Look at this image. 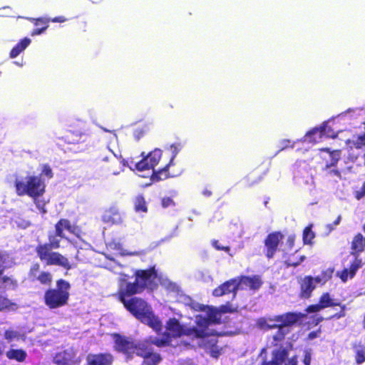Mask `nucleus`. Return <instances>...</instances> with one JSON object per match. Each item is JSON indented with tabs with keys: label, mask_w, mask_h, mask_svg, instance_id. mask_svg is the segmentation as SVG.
Segmentation results:
<instances>
[{
	"label": "nucleus",
	"mask_w": 365,
	"mask_h": 365,
	"mask_svg": "<svg viewBox=\"0 0 365 365\" xmlns=\"http://www.w3.org/2000/svg\"><path fill=\"white\" fill-rule=\"evenodd\" d=\"M180 300L186 305L202 313L197 314L195 317L197 327L185 329L176 319H170L163 333L161 338L149 337L144 341H148V345L155 344L158 346L165 345L175 346L173 343V339H181L185 336L195 337L200 339V344L205 350L214 358L221 355L222 349L219 347L216 333L211 328L213 324L220 323L222 313L232 312L229 305L222 306L218 310L217 309L204 306L194 302L190 297L182 295Z\"/></svg>",
	"instance_id": "nucleus-1"
},
{
	"label": "nucleus",
	"mask_w": 365,
	"mask_h": 365,
	"mask_svg": "<svg viewBox=\"0 0 365 365\" xmlns=\"http://www.w3.org/2000/svg\"><path fill=\"white\" fill-rule=\"evenodd\" d=\"M115 274H118L119 298L125 307L141 322L148 325L157 333L163 329L162 323L155 316L150 305L139 298L126 300V297L142 292L145 288L153 289L160 282V278L154 268L148 270L131 272L135 276L133 282L130 281V274L119 272L120 266H109Z\"/></svg>",
	"instance_id": "nucleus-2"
},
{
	"label": "nucleus",
	"mask_w": 365,
	"mask_h": 365,
	"mask_svg": "<svg viewBox=\"0 0 365 365\" xmlns=\"http://www.w3.org/2000/svg\"><path fill=\"white\" fill-rule=\"evenodd\" d=\"M300 318L301 314L289 312L273 318H259L257 320V327L262 329L278 328L274 334L267 338L266 347L260 353L262 356L268 349H271L272 360L264 361L262 365H280L287 355L284 346L286 336Z\"/></svg>",
	"instance_id": "nucleus-3"
},
{
	"label": "nucleus",
	"mask_w": 365,
	"mask_h": 365,
	"mask_svg": "<svg viewBox=\"0 0 365 365\" xmlns=\"http://www.w3.org/2000/svg\"><path fill=\"white\" fill-rule=\"evenodd\" d=\"M113 339L115 342V348L122 352L128 359L132 358L133 354L144 359L145 365H158L161 357L157 353H153V349L148 345V341L135 342L131 339L113 334Z\"/></svg>",
	"instance_id": "nucleus-4"
},
{
	"label": "nucleus",
	"mask_w": 365,
	"mask_h": 365,
	"mask_svg": "<svg viewBox=\"0 0 365 365\" xmlns=\"http://www.w3.org/2000/svg\"><path fill=\"white\" fill-rule=\"evenodd\" d=\"M50 179L53 177L51 168L47 165H43L40 176L28 175L25 178H16L14 185L16 192L19 196L29 195L36 200L45 192V183L42 178Z\"/></svg>",
	"instance_id": "nucleus-5"
},
{
	"label": "nucleus",
	"mask_w": 365,
	"mask_h": 365,
	"mask_svg": "<svg viewBox=\"0 0 365 365\" xmlns=\"http://www.w3.org/2000/svg\"><path fill=\"white\" fill-rule=\"evenodd\" d=\"M162 157V150L156 148L146 155L140 162H131L128 166L131 170H136L139 172H147L148 176H151V180H160L165 179L164 175L160 172L163 169L159 168L158 170L155 169L158 165Z\"/></svg>",
	"instance_id": "nucleus-6"
},
{
	"label": "nucleus",
	"mask_w": 365,
	"mask_h": 365,
	"mask_svg": "<svg viewBox=\"0 0 365 365\" xmlns=\"http://www.w3.org/2000/svg\"><path fill=\"white\" fill-rule=\"evenodd\" d=\"M78 230L75 226L72 225L71 222L66 219L60 220L56 225V231L54 234L49 235V244H47L51 249H57L60 247V241L61 239H66L72 243L76 248H83L89 246L84 242H78L77 241L73 242L70 240L66 236V232L74 234L77 235Z\"/></svg>",
	"instance_id": "nucleus-7"
},
{
	"label": "nucleus",
	"mask_w": 365,
	"mask_h": 365,
	"mask_svg": "<svg viewBox=\"0 0 365 365\" xmlns=\"http://www.w3.org/2000/svg\"><path fill=\"white\" fill-rule=\"evenodd\" d=\"M261 286L260 279L257 277H242L240 279H233L225 282L213 291V295L220 297L232 292L233 297L237 289H257Z\"/></svg>",
	"instance_id": "nucleus-8"
},
{
	"label": "nucleus",
	"mask_w": 365,
	"mask_h": 365,
	"mask_svg": "<svg viewBox=\"0 0 365 365\" xmlns=\"http://www.w3.org/2000/svg\"><path fill=\"white\" fill-rule=\"evenodd\" d=\"M70 284L65 280L60 279L56 283V288L50 289L45 292L44 302L50 309H57L67 304L69 298Z\"/></svg>",
	"instance_id": "nucleus-9"
},
{
	"label": "nucleus",
	"mask_w": 365,
	"mask_h": 365,
	"mask_svg": "<svg viewBox=\"0 0 365 365\" xmlns=\"http://www.w3.org/2000/svg\"><path fill=\"white\" fill-rule=\"evenodd\" d=\"M107 251L109 252V254H104L105 257L109 259V262L106 264V268L110 270L111 272H114L112 269H109V266H120V269H118L119 272H124V273H129L130 274V278H133L134 276H132L131 272H135V270L130 269L128 267H123L120 264H118L112 255L115 256H121V257H125V256H137L140 255L139 252L137 251H129L125 248L123 247L122 245L115 240H112L107 243L106 245ZM137 270L136 272H138Z\"/></svg>",
	"instance_id": "nucleus-10"
},
{
	"label": "nucleus",
	"mask_w": 365,
	"mask_h": 365,
	"mask_svg": "<svg viewBox=\"0 0 365 365\" xmlns=\"http://www.w3.org/2000/svg\"><path fill=\"white\" fill-rule=\"evenodd\" d=\"M36 251L40 259L47 265H58L67 269L71 267L68 259L58 252H52L47 244L39 245Z\"/></svg>",
	"instance_id": "nucleus-11"
},
{
	"label": "nucleus",
	"mask_w": 365,
	"mask_h": 365,
	"mask_svg": "<svg viewBox=\"0 0 365 365\" xmlns=\"http://www.w3.org/2000/svg\"><path fill=\"white\" fill-rule=\"evenodd\" d=\"M333 272V269L329 268L315 277L310 276L304 277L300 283L302 297L304 298L309 297L316 286L325 284L331 277Z\"/></svg>",
	"instance_id": "nucleus-12"
},
{
	"label": "nucleus",
	"mask_w": 365,
	"mask_h": 365,
	"mask_svg": "<svg viewBox=\"0 0 365 365\" xmlns=\"http://www.w3.org/2000/svg\"><path fill=\"white\" fill-rule=\"evenodd\" d=\"M342 116H339L336 119H333L331 120H328L327 122L324 123L322 126L319 128H315L312 129V130L309 131L306 134V139H309L312 140V135H317L319 138H336L338 137L339 134L341 133V130H339L336 126V121H338L339 119H341Z\"/></svg>",
	"instance_id": "nucleus-13"
},
{
	"label": "nucleus",
	"mask_w": 365,
	"mask_h": 365,
	"mask_svg": "<svg viewBox=\"0 0 365 365\" xmlns=\"http://www.w3.org/2000/svg\"><path fill=\"white\" fill-rule=\"evenodd\" d=\"M56 365H79L81 359L76 356V351L71 347L58 352L53 358Z\"/></svg>",
	"instance_id": "nucleus-14"
},
{
	"label": "nucleus",
	"mask_w": 365,
	"mask_h": 365,
	"mask_svg": "<svg viewBox=\"0 0 365 365\" xmlns=\"http://www.w3.org/2000/svg\"><path fill=\"white\" fill-rule=\"evenodd\" d=\"M340 306V304L335 302L330 296L329 293H324L320 297L319 302L317 304L311 305L307 307V311L308 312H317L322 309L333 307Z\"/></svg>",
	"instance_id": "nucleus-15"
},
{
	"label": "nucleus",
	"mask_w": 365,
	"mask_h": 365,
	"mask_svg": "<svg viewBox=\"0 0 365 365\" xmlns=\"http://www.w3.org/2000/svg\"><path fill=\"white\" fill-rule=\"evenodd\" d=\"M87 365H110L113 356L110 354H90L86 357Z\"/></svg>",
	"instance_id": "nucleus-16"
},
{
	"label": "nucleus",
	"mask_w": 365,
	"mask_h": 365,
	"mask_svg": "<svg viewBox=\"0 0 365 365\" xmlns=\"http://www.w3.org/2000/svg\"><path fill=\"white\" fill-rule=\"evenodd\" d=\"M102 220L107 224H120L123 222V217L117 208L111 207L104 212Z\"/></svg>",
	"instance_id": "nucleus-17"
},
{
	"label": "nucleus",
	"mask_w": 365,
	"mask_h": 365,
	"mask_svg": "<svg viewBox=\"0 0 365 365\" xmlns=\"http://www.w3.org/2000/svg\"><path fill=\"white\" fill-rule=\"evenodd\" d=\"M282 235L279 232H274L272 234H270L266 241H265V245L267 248V256L270 258L272 257L274 255V253L277 249V247L279 242V241L282 240Z\"/></svg>",
	"instance_id": "nucleus-18"
},
{
	"label": "nucleus",
	"mask_w": 365,
	"mask_h": 365,
	"mask_svg": "<svg viewBox=\"0 0 365 365\" xmlns=\"http://www.w3.org/2000/svg\"><path fill=\"white\" fill-rule=\"evenodd\" d=\"M166 149L170 153V158L169 162L163 165V169L160 172L161 174L164 175V178H168V169L171 165H173L174 159L182 149V145L179 143H173L167 147Z\"/></svg>",
	"instance_id": "nucleus-19"
},
{
	"label": "nucleus",
	"mask_w": 365,
	"mask_h": 365,
	"mask_svg": "<svg viewBox=\"0 0 365 365\" xmlns=\"http://www.w3.org/2000/svg\"><path fill=\"white\" fill-rule=\"evenodd\" d=\"M364 247V237L361 234L359 233L354 237L351 242V255H359L363 252Z\"/></svg>",
	"instance_id": "nucleus-20"
},
{
	"label": "nucleus",
	"mask_w": 365,
	"mask_h": 365,
	"mask_svg": "<svg viewBox=\"0 0 365 365\" xmlns=\"http://www.w3.org/2000/svg\"><path fill=\"white\" fill-rule=\"evenodd\" d=\"M19 306L7 297L0 295V312H11L18 309Z\"/></svg>",
	"instance_id": "nucleus-21"
},
{
	"label": "nucleus",
	"mask_w": 365,
	"mask_h": 365,
	"mask_svg": "<svg viewBox=\"0 0 365 365\" xmlns=\"http://www.w3.org/2000/svg\"><path fill=\"white\" fill-rule=\"evenodd\" d=\"M31 40L29 38H25L22 39L15 47L12 48L10 53V57L11 58H16L19 56L23 51H24L26 47L30 44Z\"/></svg>",
	"instance_id": "nucleus-22"
},
{
	"label": "nucleus",
	"mask_w": 365,
	"mask_h": 365,
	"mask_svg": "<svg viewBox=\"0 0 365 365\" xmlns=\"http://www.w3.org/2000/svg\"><path fill=\"white\" fill-rule=\"evenodd\" d=\"M6 356L10 359L24 361L26 357V353L22 349H11L6 352Z\"/></svg>",
	"instance_id": "nucleus-23"
},
{
	"label": "nucleus",
	"mask_w": 365,
	"mask_h": 365,
	"mask_svg": "<svg viewBox=\"0 0 365 365\" xmlns=\"http://www.w3.org/2000/svg\"><path fill=\"white\" fill-rule=\"evenodd\" d=\"M4 336L6 339L9 341L24 340V334L13 329H9L5 331Z\"/></svg>",
	"instance_id": "nucleus-24"
},
{
	"label": "nucleus",
	"mask_w": 365,
	"mask_h": 365,
	"mask_svg": "<svg viewBox=\"0 0 365 365\" xmlns=\"http://www.w3.org/2000/svg\"><path fill=\"white\" fill-rule=\"evenodd\" d=\"M135 210L137 212H146L148 210L147 205L144 197L138 195L134 200Z\"/></svg>",
	"instance_id": "nucleus-25"
},
{
	"label": "nucleus",
	"mask_w": 365,
	"mask_h": 365,
	"mask_svg": "<svg viewBox=\"0 0 365 365\" xmlns=\"http://www.w3.org/2000/svg\"><path fill=\"white\" fill-rule=\"evenodd\" d=\"M355 360L357 364H361L365 361V346H356L354 349Z\"/></svg>",
	"instance_id": "nucleus-26"
},
{
	"label": "nucleus",
	"mask_w": 365,
	"mask_h": 365,
	"mask_svg": "<svg viewBox=\"0 0 365 365\" xmlns=\"http://www.w3.org/2000/svg\"><path fill=\"white\" fill-rule=\"evenodd\" d=\"M354 256H355V259H354V262L351 263L350 268H349L350 269V272H349L350 278H353L354 277L357 270L362 265L361 259H359V255H354Z\"/></svg>",
	"instance_id": "nucleus-27"
},
{
	"label": "nucleus",
	"mask_w": 365,
	"mask_h": 365,
	"mask_svg": "<svg viewBox=\"0 0 365 365\" xmlns=\"http://www.w3.org/2000/svg\"><path fill=\"white\" fill-rule=\"evenodd\" d=\"M314 237V234L312 231L311 227H306L305 230H304V233H303V240H304V243H306V244L311 243V242Z\"/></svg>",
	"instance_id": "nucleus-28"
},
{
	"label": "nucleus",
	"mask_w": 365,
	"mask_h": 365,
	"mask_svg": "<svg viewBox=\"0 0 365 365\" xmlns=\"http://www.w3.org/2000/svg\"><path fill=\"white\" fill-rule=\"evenodd\" d=\"M37 279L42 284H49L51 282V275L48 272H41Z\"/></svg>",
	"instance_id": "nucleus-29"
},
{
	"label": "nucleus",
	"mask_w": 365,
	"mask_h": 365,
	"mask_svg": "<svg viewBox=\"0 0 365 365\" xmlns=\"http://www.w3.org/2000/svg\"><path fill=\"white\" fill-rule=\"evenodd\" d=\"M284 346L286 348H287V346L284 345ZM287 351H288V349H287ZM287 354H289V351H287ZM287 356H288V355H287V356L284 358L283 361L282 363H280V365H282L283 363L284 364V365H297L298 364V361H297V358L296 356H294L289 359H287Z\"/></svg>",
	"instance_id": "nucleus-30"
},
{
	"label": "nucleus",
	"mask_w": 365,
	"mask_h": 365,
	"mask_svg": "<svg viewBox=\"0 0 365 365\" xmlns=\"http://www.w3.org/2000/svg\"><path fill=\"white\" fill-rule=\"evenodd\" d=\"M289 146L291 148H294V142L292 143V141L290 140L283 139L279 142L278 147L279 148L280 150H283L289 148Z\"/></svg>",
	"instance_id": "nucleus-31"
},
{
	"label": "nucleus",
	"mask_w": 365,
	"mask_h": 365,
	"mask_svg": "<svg viewBox=\"0 0 365 365\" xmlns=\"http://www.w3.org/2000/svg\"><path fill=\"white\" fill-rule=\"evenodd\" d=\"M3 283L6 289H14L16 286V282L9 277H4Z\"/></svg>",
	"instance_id": "nucleus-32"
},
{
	"label": "nucleus",
	"mask_w": 365,
	"mask_h": 365,
	"mask_svg": "<svg viewBox=\"0 0 365 365\" xmlns=\"http://www.w3.org/2000/svg\"><path fill=\"white\" fill-rule=\"evenodd\" d=\"M349 272L350 269H344L343 271L337 272V276H339L342 282H346L349 279H351Z\"/></svg>",
	"instance_id": "nucleus-33"
},
{
	"label": "nucleus",
	"mask_w": 365,
	"mask_h": 365,
	"mask_svg": "<svg viewBox=\"0 0 365 365\" xmlns=\"http://www.w3.org/2000/svg\"><path fill=\"white\" fill-rule=\"evenodd\" d=\"M212 244L213 247H214L215 249H217V250H224V251H225V252H228V253H229V255H230L231 257H232V256H233V255H232V254H231V253H230V252H230V247H227V246H221V245H220L219 242H218V241H217V240L212 241Z\"/></svg>",
	"instance_id": "nucleus-34"
},
{
	"label": "nucleus",
	"mask_w": 365,
	"mask_h": 365,
	"mask_svg": "<svg viewBox=\"0 0 365 365\" xmlns=\"http://www.w3.org/2000/svg\"><path fill=\"white\" fill-rule=\"evenodd\" d=\"M305 259L304 256H300L299 259L298 260H294L293 259H289L287 262V264L289 266H293L297 267L302 262H303Z\"/></svg>",
	"instance_id": "nucleus-35"
},
{
	"label": "nucleus",
	"mask_w": 365,
	"mask_h": 365,
	"mask_svg": "<svg viewBox=\"0 0 365 365\" xmlns=\"http://www.w3.org/2000/svg\"><path fill=\"white\" fill-rule=\"evenodd\" d=\"M312 361V353L310 351H305L304 358V365H310Z\"/></svg>",
	"instance_id": "nucleus-36"
},
{
	"label": "nucleus",
	"mask_w": 365,
	"mask_h": 365,
	"mask_svg": "<svg viewBox=\"0 0 365 365\" xmlns=\"http://www.w3.org/2000/svg\"><path fill=\"white\" fill-rule=\"evenodd\" d=\"M312 140H310L309 139H306V135L304 137V139L303 140L304 142H309V143H318V142H320L322 140L323 138H319L318 135H312V138H311Z\"/></svg>",
	"instance_id": "nucleus-37"
},
{
	"label": "nucleus",
	"mask_w": 365,
	"mask_h": 365,
	"mask_svg": "<svg viewBox=\"0 0 365 365\" xmlns=\"http://www.w3.org/2000/svg\"><path fill=\"white\" fill-rule=\"evenodd\" d=\"M173 204H174V202H173V200L169 197L163 198L162 200V205L163 207H170V206L173 205Z\"/></svg>",
	"instance_id": "nucleus-38"
},
{
	"label": "nucleus",
	"mask_w": 365,
	"mask_h": 365,
	"mask_svg": "<svg viewBox=\"0 0 365 365\" xmlns=\"http://www.w3.org/2000/svg\"><path fill=\"white\" fill-rule=\"evenodd\" d=\"M331 157L333 160V163H331L333 165L338 161L339 158V151L334 150L331 153Z\"/></svg>",
	"instance_id": "nucleus-39"
},
{
	"label": "nucleus",
	"mask_w": 365,
	"mask_h": 365,
	"mask_svg": "<svg viewBox=\"0 0 365 365\" xmlns=\"http://www.w3.org/2000/svg\"><path fill=\"white\" fill-rule=\"evenodd\" d=\"M30 20L32 21H35V24L36 25H38L40 24H46L48 22V20L46 19H30Z\"/></svg>",
	"instance_id": "nucleus-40"
},
{
	"label": "nucleus",
	"mask_w": 365,
	"mask_h": 365,
	"mask_svg": "<svg viewBox=\"0 0 365 365\" xmlns=\"http://www.w3.org/2000/svg\"><path fill=\"white\" fill-rule=\"evenodd\" d=\"M46 29H47V26H46L45 27H43L42 29H35L32 31L31 36H34L36 35H39V34H42Z\"/></svg>",
	"instance_id": "nucleus-41"
},
{
	"label": "nucleus",
	"mask_w": 365,
	"mask_h": 365,
	"mask_svg": "<svg viewBox=\"0 0 365 365\" xmlns=\"http://www.w3.org/2000/svg\"><path fill=\"white\" fill-rule=\"evenodd\" d=\"M39 269V265L38 264H34L31 269V274L34 276V277H36V273L38 271Z\"/></svg>",
	"instance_id": "nucleus-42"
},
{
	"label": "nucleus",
	"mask_w": 365,
	"mask_h": 365,
	"mask_svg": "<svg viewBox=\"0 0 365 365\" xmlns=\"http://www.w3.org/2000/svg\"><path fill=\"white\" fill-rule=\"evenodd\" d=\"M294 236L290 235L287 238V244L289 248H292L294 245Z\"/></svg>",
	"instance_id": "nucleus-43"
},
{
	"label": "nucleus",
	"mask_w": 365,
	"mask_h": 365,
	"mask_svg": "<svg viewBox=\"0 0 365 365\" xmlns=\"http://www.w3.org/2000/svg\"><path fill=\"white\" fill-rule=\"evenodd\" d=\"M344 309H345V306L344 305L341 306V311L340 312V313L336 314L334 316V317H336V318L339 319V318H341L342 317H344L345 316Z\"/></svg>",
	"instance_id": "nucleus-44"
},
{
	"label": "nucleus",
	"mask_w": 365,
	"mask_h": 365,
	"mask_svg": "<svg viewBox=\"0 0 365 365\" xmlns=\"http://www.w3.org/2000/svg\"><path fill=\"white\" fill-rule=\"evenodd\" d=\"M4 267L3 257L0 255V275L2 274Z\"/></svg>",
	"instance_id": "nucleus-45"
},
{
	"label": "nucleus",
	"mask_w": 365,
	"mask_h": 365,
	"mask_svg": "<svg viewBox=\"0 0 365 365\" xmlns=\"http://www.w3.org/2000/svg\"><path fill=\"white\" fill-rule=\"evenodd\" d=\"M53 22H63L65 21V19L63 17H56L52 20Z\"/></svg>",
	"instance_id": "nucleus-46"
},
{
	"label": "nucleus",
	"mask_w": 365,
	"mask_h": 365,
	"mask_svg": "<svg viewBox=\"0 0 365 365\" xmlns=\"http://www.w3.org/2000/svg\"><path fill=\"white\" fill-rule=\"evenodd\" d=\"M363 195H365V183L364 184L363 187H362V194L358 193L356 195V198L358 200H359Z\"/></svg>",
	"instance_id": "nucleus-47"
},
{
	"label": "nucleus",
	"mask_w": 365,
	"mask_h": 365,
	"mask_svg": "<svg viewBox=\"0 0 365 365\" xmlns=\"http://www.w3.org/2000/svg\"><path fill=\"white\" fill-rule=\"evenodd\" d=\"M341 221V216H338L336 220L334 222V227L338 225L340 223Z\"/></svg>",
	"instance_id": "nucleus-48"
},
{
	"label": "nucleus",
	"mask_w": 365,
	"mask_h": 365,
	"mask_svg": "<svg viewBox=\"0 0 365 365\" xmlns=\"http://www.w3.org/2000/svg\"><path fill=\"white\" fill-rule=\"evenodd\" d=\"M317 333H316V332H312V333H310V334H309V338L310 339H314V338L317 337Z\"/></svg>",
	"instance_id": "nucleus-49"
},
{
	"label": "nucleus",
	"mask_w": 365,
	"mask_h": 365,
	"mask_svg": "<svg viewBox=\"0 0 365 365\" xmlns=\"http://www.w3.org/2000/svg\"><path fill=\"white\" fill-rule=\"evenodd\" d=\"M170 286L172 287L173 290H176V291L178 290V287L175 284H171Z\"/></svg>",
	"instance_id": "nucleus-50"
},
{
	"label": "nucleus",
	"mask_w": 365,
	"mask_h": 365,
	"mask_svg": "<svg viewBox=\"0 0 365 365\" xmlns=\"http://www.w3.org/2000/svg\"><path fill=\"white\" fill-rule=\"evenodd\" d=\"M28 226H29V223H28L27 222H24V225H22V227H23L24 228H25V227H28Z\"/></svg>",
	"instance_id": "nucleus-51"
},
{
	"label": "nucleus",
	"mask_w": 365,
	"mask_h": 365,
	"mask_svg": "<svg viewBox=\"0 0 365 365\" xmlns=\"http://www.w3.org/2000/svg\"><path fill=\"white\" fill-rule=\"evenodd\" d=\"M280 323H277V322H270V325H279Z\"/></svg>",
	"instance_id": "nucleus-52"
},
{
	"label": "nucleus",
	"mask_w": 365,
	"mask_h": 365,
	"mask_svg": "<svg viewBox=\"0 0 365 365\" xmlns=\"http://www.w3.org/2000/svg\"><path fill=\"white\" fill-rule=\"evenodd\" d=\"M327 227L329 228L330 231L334 229V227L331 225H329Z\"/></svg>",
	"instance_id": "nucleus-53"
},
{
	"label": "nucleus",
	"mask_w": 365,
	"mask_h": 365,
	"mask_svg": "<svg viewBox=\"0 0 365 365\" xmlns=\"http://www.w3.org/2000/svg\"><path fill=\"white\" fill-rule=\"evenodd\" d=\"M119 173V172H114L113 174L114 175H118Z\"/></svg>",
	"instance_id": "nucleus-54"
},
{
	"label": "nucleus",
	"mask_w": 365,
	"mask_h": 365,
	"mask_svg": "<svg viewBox=\"0 0 365 365\" xmlns=\"http://www.w3.org/2000/svg\"><path fill=\"white\" fill-rule=\"evenodd\" d=\"M363 230H364V231L365 232V224H364V226H363Z\"/></svg>",
	"instance_id": "nucleus-55"
},
{
	"label": "nucleus",
	"mask_w": 365,
	"mask_h": 365,
	"mask_svg": "<svg viewBox=\"0 0 365 365\" xmlns=\"http://www.w3.org/2000/svg\"><path fill=\"white\" fill-rule=\"evenodd\" d=\"M141 176H142L143 178H145V177H146L147 175H142Z\"/></svg>",
	"instance_id": "nucleus-56"
},
{
	"label": "nucleus",
	"mask_w": 365,
	"mask_h": 365,
	"mask_svg": "<svg viewBox=\"0 0 365 365\" xmlns=\"http://www.w3.org/2000/svg\"><path fill=\"white\" fill-rule=\"evenodd\" d=\"M37 207L40 208V205L38 203H37Z\"/></svg>",
	"instance_id": "nucleus-57"
}]
</instances>
